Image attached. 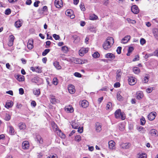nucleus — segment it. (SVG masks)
<instances>
[{"label":"nucleus","instance_id":"1","mask_svg":"<svg viewBox=\"0 0 158 158\" xmlns=\"http://www.w3.org/2000/svg\"><path fill=\"white\" fill-rule=\"evenodd\" d=\"M114 43V40L112 37H108L103 44V48L107 50L110 48Z\"/></svg>","mask_w":158,"mask_h":158},{"label":"nucleus","instance_id":"2","mask_svg":"<svg viewBox=\"0 0 158 158\" xmlns=\"http://www.w3.org/2000/svg\"><path fill=\"white\" fill-rule=\"evenodd\" d=\"M128 81L129 84L131 85H134L136 83L135 79L132 77H128Z\"/></svg>","mask_w":158,"mask_h":158},{"label":"nucleus","instance_id":"3","mask_svg":"<svg viewBox=\"0 0 158 158\" xmlns=\"http://www.w3.org/2000/svg\"><path fill=\"white\" fill-rule=\"evenodd\" d=\"M55 5L56 7L59 8L63 6V2L62 0H55Z\"/></svg>","mask_w":158,"mask_h":158},{"label":"nucleus","instance_id":"4","mask_svg":"<svg viewBox=\"0 0 158 158\" xmlns=\"http://www.w3.org/2000/svg\"><path fill=\"white\" fill-rule=\"evenodd\" d=\"M131 9V11L135 14H137L139 12V10L138 7L135 5L132 6Z\"/></svg>","mask_w":158,"mask_h":158},{"label":"nucleus","instance_id":"5","mask_svg":"<svg viewBox=\"0 0 158 158\" xmlns=\"http://www.w3.org/2000/svg\"><path fill=\"white\" fill-rule=\"evenodd\" d=\"M68 88L69 93L70 94H73L75 92V87L72 85H69Z\"/></svg>","mask_w":158,"mask_h":158},{"label":"nucleus","instance_id":"6","mask_svg":"<svg viewBox=\"0 0 158 158\" xmlns=\"http://www.w3.org/2000/svg\"><path fill=\"white\" fill-rule=\"evenodd\" d=\"M121 148L123 149H128L131 146V144L130 143H122L120 144Z\"/></svg>","mask_w":158,"mask_h":158},{"label":"nucleus","instance_id":"7","mask_svg":"<svg viewBox=\"0 0 158 158\" xmlns=\"http://www.w3.org/2000/svg\"><path fill=\"white\" fill-rule=\"evenodd\" d=\"M88 49L87 48H82L79 51V54L81 56H83L84 54L87 52Z\"/></svg>","mask_w":158,"mask_h":158},{"label":"nucleus","instance_id":"8","mask_svg":"<svg viewBox=\"0 0 158 158\" xmlns=\"http://www.w3.org/2000/svg\"><path fill=\"white\" fill-rule=\"evenodd\" d=\"M156 113L155 112L150 113L148 115V119L150 121L153 120L156 117Z\"/></svg>","mask_w":158,"mask_h":158},{"label":"nucleus","instance_id":"9","mask_svg":"<svg viewBox=\"0 0 158 158\" xmlns=\"http://www.w3.org/2000/svg\"><path fill=\"white\" fill-rule=\"evenodd\" d=\"M22 146L24 149H28L29 147V142L27 141H23L22 143Z\"/></svg>","mask_w":158,"mask_h":158},{"label":"nucleus","instance_id":"10","mask_svg":"<svg viewBox=\"0 0 158 158\" xmlns=\"http://www.w3.org/2000/svg\"><path fill=\"white\" fill-rule=\"evenodd\" d=\"M102 126L101 124L99 123H97L95 125L96 130L98 132H100L102 130Z\"/></svg>","mask_w":158,"mask_h":158},{"label":"nucleus","instance_id":"11","mask_svg":"<svg viewBox=\"0 0 158 158\" xmlns=\"http://www.w3.org/2000/svg\"><path fill=\"white\" fill-rule=\"evenodd\" d=\"M131 38V36L129 35H127L123 38L122 40V43L123 44L127 43Z\"/></svg>","mask_w":158,"mask_h":158},{"label":"nucleus","instance_id":"12","mask_svg":"<svg viewBox=\"0 0 158 158\" xmlns=\"http://www.w3.org/2000/svg\"><path fill=\"white\" fill-rule=\"evenodd\" d=\"M121 110L120 109H118L114 113V115L115 118H120V115H121Z\"/></svg>","mask_w":158,"mask_h":158},{"label":"nucleus","instance_id":"13","mask_svg":"<svg viewBox=\"0 0 158 158\" xmlns=\"http://www.w3.org/2000/svg\"><path fill=\"white\" fill-rule=\"evenodd\" d=\"M72 37L74 40L73 41V42L74 43L77 44L80 42V38L79 36H78L76 35H72Z\"/></svg>","mask_w":158,"mask_h":158},{"label":"nucleus","instance_id":"14","mask_svg":"<svg viewBox=\"0 0 158 158\" xmlns=\"http://www.w3.org/2000/svg\"><path fill=\"white\" fill-rule=\"evenodd\" d=\"M81 105L82 107L85 108L88 106V102L86 100H83L81 102Z\"/></svg>","mask_w":158,"mask_h":158},{"label":"nucleus","instance_id":"15","mask_svg":"<svg viewBox=\"0 0 158 158\" xmlns=\"http://www.w3.org/2000/svg\"><path fill=\"white\" fill-rule=\"evenodd\" d=\"M64 109L68 113H72L73 111V108L70 106H66Z\"/></svg>","mask_w":158,"mask_h":158},{"label":"nucleus","instance_id":"16","mask_svg":"<svg viewBox=\"0 0 158 158\" xmlns=\"http://www.w3.org/2000/svg\"><path fill=\"white\" fill-rule=\"evenodd\" d=\"M115 143L113 140L110 141L108 142L109 147L110 149H113L115 145Z\"/></svg>","mask_w":158,"mask_h":158},{"label":"nucleus","instance_id":"17","mask_svg":"<svg viewBox=\"0 0 158 158\" xmlns=\"http://www.w3.org/2000/svg\"><path fill=\"white\" fill-rule=\"evenodd\" d=\"M73 61L76 64H82L84 63L83 60L82 61L81 59L76 58H73Z\"/></svg>","mask_w":158,"mask_h":158},{"label":"nucleus","instance_id":"18","mask_svg":"<svg viewBox=\"0 0 158 158\" xmlns=\"http://www.w3.org/2000/svg\"><path fill=\"white\" fill-rule=\"evenodd\" d=\"M105 57L107 58H110L113 59L115 58V56L112 53H108L105 55Z\"/></svg>","mask_w":158,"mask_h":158},{"label":"nucleus","instance_id":"19","mask_svg":"<svg viewBox=\"0 0 158 158\" xmlns=\"http://www.w3.org/2000/svg\"><path fill=\"white\" fill-rule=\"evenodd\" d=\"M122 74V73L120 70H118L117 71V75L116 76V79L117 81H119L121 78V76Z\"/></svg>","mask_w":158,"mask_h":158},{"label":"nucleus","instance_id":"20","mask_svg":"<svg viewBox=\"0 0 158 158\" xmlns=\"http://www.w3.org/2000/svg\"><path fill=\"white\" fill-rule=\"evenodd\" d=\"M59 101L56 99L55 96H52L50 97V102L53 104H55L56 103H58Z\"/></svg>","mask_w":158,"mask_h":158},{"label":"nucleus","instance_id":"21","mask_svg":"<svg viewBox=\"0 0 158 158\" xmlns=\"http://www.w3.org/2000/svg\"><path fill=\"white\" fill-rule=\"evenodd\" d=\"M136 98L138 99H140L143 97V93L142 92L139 91L136 93Z\"/></svg>","mask_w":158,"mask_h":158},{"label":"nucleus","instance_id":"22","mask_svg":"<svg viewBox=\"0 0 158 158\" xmlns=\"http://www.w3.org/2000/svg\"><path fill=\"white\" fill-rule=\"evenodd\" d=\"M153 33L154 36L158 40V29L154 28L153 30Z\"/></svg>","mask_w":158,"mask_h":158},{"label":"nucleus","instance_id":"23","mask_svg":"<svg viewBox=\"0 0 158 158\" xmlns=\"http://www.w3.org/2000/svg\"><path fill=\"white\" fill-rule=\"evenodd\" d=\"M72 12V11L71 10H68L66 11L65 14L66 15L70 16L71 18L73 19L74 16V15L72 16L71 15Z\"/></svg>","mask_w":158,"mask_h":158},{"label":"nucleus","instance_id":"24","mask_svg":"<svg viewBox=\"0 0 158 158\" xmlns=\"http://www.w3.org/2000/svg\"><path fill=\"white\" fill-rule=\"evenodd\" d=\"M58 135L60 136L62 138H65L66 136L60 130H58V131L57 132Z\"/></svg>","mask_w":158,"mask_h":158},{"label":"nucleus","instance_id":"25","mask_svg":"<svg viewBox=\"0 0 158 158\" xmlns=\"http://www.w3.org/2000/svg\"><path fill=\"white\" fill-rule=\"evenodd\" d=\"M40 79V78L37 77H35L32 79L31 81L32 82L37 84L39 82Z\"/></svg>","mask_w":158,"mask_h":158},{"label":"nucleus","instance_id":"26","mask_svg":"<svg viewBox=\"0 0 158 158\" xmlns=\"http://www.w3.org/2000/svg\"><path fill=\"white\" fill-rule=\"evenodd\" d=\"M53 65L57 69H61V66L59 64V63L57 61L54 62L53 63Z\"/></svg>","mask_w":158,"mask_h":158},{"label":"nucleus","instance_id":"27","mask_svg":"<svg viewBox=\"0 0 158 158\" xmlns=\"http://www.w3.org/2000/svg\"><path fill=\"white\" fill-rule=\"evenodd\" d=\"M150 133L151 134V135L153 136L157 135V130L154 129H152L150 131Z\"/></svg>","mask_w":158,"mask_h":158},{"label":"nucleus","instance_id":"28","mask_svg":"<svg viewBox=\"0 0 158 158\" xmlns=\"http://www.w3.org/2000/svg\"><path fill=\"white\" fill-rule=\"evenodd\" d=\"M13 103L12 101L7 102L5 105V107L7 108H9L12 107L13 105Z\"/></svg>","mask_w":158,"mask_h":158},{"label":"nucleus","instance_id":"29","mask_svg":"<svg viewBox=\"0 0 158 158\" xmlns=\"http://www.w3.org/2000/svg\"><path fill=\"white\" fill-rule=\"evenodd\" d=\"M10 116L7 113H6L4 114V119L6 121H9L10 119Z\"/></svg>","mask_w":158,"mask_h":158},{"label":"nucleus","instance_id":"30","mask_svg":"<svg viewBox=\"0 0 158 158\" xmlns=\"http://www.w3.org/2000/svg\"><path fill=\"white\" fill-rule=\"evenodd\" d=\"M17 79L19 81H23L24 80V77L23 75H19L17 76Z\"/></svg>","mask_w":158,"mask_h":158},{"label":"nucleus","instance_id":"31","mask_svg":"<svg viewBox=\"0 0 158 158\" xmlns=\"http://www.w3.org/2000/svg\"><path fill=\"white\" fill-rule=\"evenodd\" d=\"M137 157L139 158H146V155L143 153H139L137 154Z\"/></svg>","mask_w":158,"mask_h":158},{"label":"nucleus","instance_id":"32","mask_svg":"<svg viewBox=\"0 0 158 158\" xmlns=\"http://www.w3.org/2000/svg\"><path fill=\"white\" fill-rule=\"evenodd\" d=\"M52 125L54 131H58V130H60L58 128L57 125L54 123H52Z\"/></svg>","mask_w":158,"mask_h":158},{"label":"nucleus","instance_id":"33","mask_svg":"<svg viewBox=\"0 0 158 158\" xmlns=\"http://www.w3.org/2000/svg\"><path fill=\"white\" fill-rule=\"evenodd\" d=\"M133 72L135 74H138L140 72L139 69L138 67H135L133 69Z\"/></svg>","mask_w":158,"mask_h":158},{"label":"nucleus","instance_id":"34","mask_svg":"<svg viewBox=\"0 0 158 158\" xmlns=\"http://www.w3.org/2000/svg\"><path fill=\"white\" fill-rule=\"evenodd\" d=\"M22 23L20 20H18L15 22V26L16 27L19 28L22 26Z\"/></svg>","mask_w":158,"mask_h":158},{"label":"nucleus","instance_id":"35","mask_svg":"<svg viewBox=\"0 0 158 158\" xmlns=\"http://www.w3.org/2000/svg\"><path fill=\"white\" fill-rule=\"evenodd\" d=\"M19 127L20 129H24L26 128L25 124L21 123L19 124Z\"/></svg>","mask_w":158,"mask_h":158},{"label":"nucleus","instance_id":"36","mask_svg":"<svg viewBox=\"0 0 158 158\" xmlns=\"http://www.w3.org/2000/svg\"><path fill=\"white\" fill-rule=\"evenodd\" d=\"M36 139L37 140V141L39 142V143L40 144H42L43 143V140L42 138L40 135H38L37 136Z\"/></svg>","mask_w":158,"mask_h":158},{"label":"nucleus","instance_id":"37","mask_svg":"<svg viewBox=\"0 0 158 158\" xmlns=\"http://www.w3.org/2000/svg\"><path fill=\"white\" fill-rule=\"evenodd\" d=\"M33 41L31 42V43H30L29 41L27 45V47L29 49H31L33 48Z\"/></svg>","mask_w":158,"mask_h":158},{"label":"nucleus","instance_id":"38","mask_svg":"<svg viewBox=\"0 0 158 158\" xmlns=\"http://www.w3.org/2000/svg\"><path fill=\"white\" fill-rule=\"evenodd\" d=\"M75 140L77 142H79L81 140V137L80 135H77L75 136Z\"/></svg>","mask_w":158,"mask_h":158},{"label":"nucleus","instance_id":"39","mask_svg":"<svg viewBox=\"0 0 158 158\" xmlns=\"http://www.w3.org/2000/svg\"><path fill=\"white\" fill-rule=\"evenodd\" d=\"M33 93L35 95L39 96L40 94V89H36L33 91Z\"/></svg>","mask_w":158,"mask_h":158},{"label":"nucleus","instance_id":"40","mask_svg":"<svg viewBox=\"0 0 158 158\" xmlns=\"http://www.w3.org/2000/svg\"><path fill=\"white\" fill-rule=\"evenodd\" d=\"M98 17L95 14H93L89 16V19L91 20H95L97 19Z\"/></svg>","mask_w":158,"mask_h":158},{"label":"nucleus","instance_id":"41","mask_svg":"<svg viewBox=\"0 0 158 158\" xmlns=\"http://www.w3.org/2000/svg\"><path fill=\"white\" fill-rule=\"evenodd\" d=\"M61 50L64 53H66L68 51V47L65 46L62 47Z\"/></svg>","mask_w":158,"mask_h":158},{"label":"nucleus","instance_id":"42","mask_svg":"<svg viewBox=\"0 0 158 158\" xmlns=\"http://www.w3.org/2000/svg\"><path fill=\"white\" fill-rule=\"evenodd\" d=\"M72 127L75 129H77L78 128V125L75 122H73L71 124Z\"/></svg>","mask_w":158,"mask_h":158},{"label":"nucleus","instance_id":"43","mask_svg":"<svg viewBox=\"0 0 158 158\" xmlns=\"http://www.w3.org/2000/svg\"><path fill=\"white\" fill-rule=\"evenodd\" d=\"M50 51V49H45L42 52V55L43 56H46Z\"/></svg>","mask_w":158,"mask_h":158},{"label":"nucleus","instance_id":"44","mask_svg":"<svg viewBox=\"0 0 158 158\" xmlns=\"http://www.w3.org/2000/svg\"><path fill=\"white\" fill-rule=\"evenodd\" d=\"M92 56L95 58H98L100 56V54L98 52H96L92 54Z\"/></svg>","mask_w":158,"mask_h":158},{"label":"nucleus","instance_id":"45","mask_svg":"<svg viewBox=\"0 0 158 158\" xmlns=\"http://www.w3.org/2000/svg\"><path fill=\"white\" fill-rule=\"evenodd\" d=\"M138 130L139 131H140L142 133H144L145 132L144 129L141 126H139L138 128Z\"/></svg>","mask_w":158,"mask_h":158},{"label":"nucleus","instance_id":"46","mask_svg":"<svg viewBox=\"0 0 158 158\" xmlns=\"http://www.w3.org/2000/svg\"><path fill=\"white\" fill-rule=\"evenodd\" d=\"M117 99L119 101H122L123 100V97L120 95V94L118 93L117 95Z\"/></svg>","mask_w":158,"mask_h":158},{"label":"nucleus","instance_id":"47","mask_svg":"<svg viewBox=\"0 0 158 158\" xmlns=\"http://www.w3.org/2000/svg\"><path fill=\"white\" fill-rule=\"evenodd\" d=\"M112 107V104L111 102H109L106 105V108L107 109H110Z\"/></svg>","mask_w":158,"mask_h":158},{"label":"nucleus","instance_id":"48","mask_svg":"<svg viewBox=\"0 0 158 158\" xmlns=\"http://www.w3.org/2000/svg\"><path fill=\"white\" fill-rule=\"evenodd\" d=\"M53 83L55 85H56L58 84V80L56 77H54L53 80Z\"/></svg>","mask_w":158,"mask_h":158},{"label":"nucleus","instance_id":"49","mask_svg":"<svg viewBox=\"0 0 158 158\" xmlns=\"http://www.w3.org/2000/svg\"><path fill=\"white\" fill-rule=\"evenodd\" d=\"M80 7L82 11H84L85 10V7L84 4L83 3H81L80 5Z\"/></svg>","mask_w":158,"mask_h":158},{"label":"nucleus","instance_id":"50","mask_svg":"<svg viewBox=\"0 0 158 158\" xmlns=\"http://www.w3.org/2000/svg\"><path fill=\"white\" fill-rule=\"evenodd\" d=\"M146 40L142 38L140 39V43L142 45H143L146 43Z\"/></svg>","mask_w":158,"mask_h":158},{"label":"nucleus","instance_id":"51","mask_svg":"<svg viewBox=\"0 0 158 158\" xmlns=\"http://www.w3.org/2000/svg\"><path fill=\"white\" fill-rule=\"evenodd\" d=\"M153 90V87H150L147 89L146 90V92L148 93H151Z\"/></svg>","mask_w":158,"mask_h":158},{"label":"nucleus","instance_id":"52","mask_svg":"<svg viewBox=\"0 0 158 158\" xmlns=\"http://www.w3.org/2000/svg\"><path fill=\"white\" fill-rule=\"evenodd\" d=\"M53 37L56 40H58L60 38V36L56 34H53Z\"/></svg>","mask_w":158,"mask_h":158},{"label":"nucleus","instance_id":"53","mask_svg":"<svg viewBox=\"0 0 158 158\" xmlns=\"http://www.w3.org/2000/svg\"><path fill=\"white\" fill-rule=\"evenodd\" d=\"M141 124L142 125H144L145 123V121L144 118H143L140 119Z\"/></svg>","mask_w":158,"mask_h":158},{"label":"nucleus","instance_id":"54","mask_svg":"<svg viewBox=\"0 0 158 158\" xmlns=\"http://www.w3.org/2000/svg\"><path fill=\"white\" fill-rule=\"evenodd\" d=\"M74 75L75 77H81V74L80 73L78 72H75L74 73Z\"/></svg>","mask_w":158,"mask_h":158},{"label":"nucleus","instance_id":"55","mask_svg":"<svg viewBox=\"0 0 158 158\" xmlns=\"http://www.w3.org/2000/svg\"><path fill=\"white\" fill-rule=\"evenodd\" d=\"M148 78L147 77H145L143 80V82L144 83H146L148 81Z\"/></svg>","mask_w":158,"mask_h":158},{"label":"nucleus","instance_id":"56","mask_svg":"<svg viewBox=\"0 0 158 158\" xmlns=\"http://www.w3.org/2000/svg\"><path fill=\"white\" fill-rule=\"evenodd\" d=\"M9 41L13 42L15 39V37L13 35H10L9 36Z\"/></svg>","mask_w":158,"mask_h":158},{"label":"nucleus","instance_id":"57","mask_svg":"<svg viewBox=\"0 0 158 158\" xmlns=\"http://www.w3.org/2000/svg\"><path fill=\"white\" fill-rule=\"evenodd\" d=\"M11 13V10L10 9H7L5 10V14L6 15H9Z\"/></svg>","mask_w":158,"mask_h":158},{"label":"nucleus","instance_id":"58","mask_svg":"<svg viewBox=\"0 0 158 158\" xmlns=\"http://www.w3.org/2000/svg\"><path fill=\"white\" fill-rule=\"evenodd\" d=\"M40 2V1H35L34 3V6L35 7H37L39 6V4Z\"/></svg>","mask_w":158,"mask_h":158},{"label":"nucleus","instance_id":"59","mask_svg":"<svg viewBox=\"0 0 158 158\" xmlns=\"http://www.w3.org/2000/svg\"><path fill=\"white\" fill-rule=\"evenodd\" d=\"M122 48L120 47H118L117 49V52L118 54H120L121 53V51Z\"/></svg>","mask_w":158,"mask_h":158},{"label":"nucleus","instance_id":"60","mask_svg":"<svg viewBox=\"0 0 158 158\" xmlns=\"http://www.w3.org/2000/svg\"><path fill=\"white\" fill-rule=\"evenodd\" d=\"M139 56L138 55H136L135 56V58H134L133 59V61H137V60H139Z\"/></svg>","mask_w":158,"mask_h":158},{"label":"nucleus","instance_id":"61","mask_svg":"<svg viewBox=\"0 0 158 158\" xmlns=\"http://www.w3.org/2000/svg\"><path fill=\"white\" fill-rule=\"evenodd\" d=\"M78 128V129L77 131L78 132L80 133H81L83 132V127H79Z\"/></svg>","mask_w":158,"mask_h":158},{"label":"nucleus","instance_id":"62","mask_svg":"<svg viewBox=\"0 0 158 158\" xmlns=\"http://www.w3.org/2000/svg\"><path fill=\"white\" fill-rule=\"evenodd\" d=\"M19 94L21 95H22L24 94V90L22 88H20L19 89Z\"/></svg>","mask_w":158,"mask_h":158},{"label":"nucleus","instance_id":"63","mask_svg":"<svg viewBox=\"0 0 158 158\" xmlns=\"http://www.w3.org/2000/svg\"><path fill=\"white\" fill-rule=\"evenodd\" d=\"M134 50V48L132 47H130L128 49V52H129L131 53L132 52V51Z\"/></svg>","mask_w":158,"mask_h":158},{"label":"nucleus","instance_id":"64","mask_svg":"<svg viewBox=\"0 0 158 158\" xmlns=\"http://www.w3.org/2000/svg\"><path fill=\"white\" fill-rule=\"evenodd\" d=\"M47 158H57V156L56 155H50Z\"/></svg>","mask_w":158,"mask_h":158}]
</instances>
